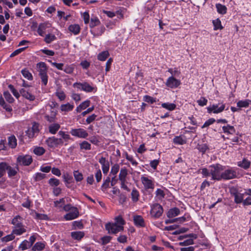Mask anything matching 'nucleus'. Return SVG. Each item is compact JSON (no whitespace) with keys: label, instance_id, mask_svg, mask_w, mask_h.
Segmentation results:
<instances>
[{"label":"nucleus","instance_id":"b1692460","mask_svg":"<svg viewBox=\"0 0 251 251\" xmlns=\"http://www.w3.org/2000/svg\"><path fill=\"white\" fill-rule=\"evenodd\" d=\"M90 104V101L89 100H86L83 102H82L79 106H78L76 108V111L77 112H80L82 110L85 109L88 107Z\"/></svg>","mask_w":251,"mask_h":251},{"label":"nucleus","instance_id":"393cba45","mask_svg":"<svg viewBox=\"0 0 251 251\" xmlns=\"http://www.w3.org/2000/svg\"><path fill=\"white\" fill-rule=\"evenodd\" d=\"M222 129L224 132L226 133L233 134L235 132V129L234 126L230 125L223 126Z\"/></svg>","mask_w":251,"mask_h":251},{"label":"nucleus","instance_id":"4c0bfd02","mask_svg":"<svg viewBox=\"0 0 251 251\" xmlns=\"http://www.w3.org/2000/svg\"><path fill=\"white\" fill-rule=\"evenodd\" d=\"M161 106L162 107L167 109L168 110H169L170 111L174 110L176 107V105L174 103H163L161 104Z\"/></svg>","mask_w":251,"mask_h":251},{"label":"nucleus","instance_id":"de8ad7c7","mask_svg":"<svg viewBox=\"0 0 251 251\" xmlns=\"http://www.w3.org/2000/svg\"><path fill=\"white\" fill-rule=\"evenodd\" d=\"M74 176L76 181H80L83 178V175L82 173H80L78 171H75L74 172Z\"/></svg>","mask_w":251,"mask_h":251},{"label":"nucleus","instance_id":"f3484780","mask_svg":"<svg viewBox=\"0 0 251 251\" xmlns=\"http://www.w3.org/2000/svg\"><path fill=\"white\" fill-rule=\"evenodd\" d=\"M133 221L135 226L138 227L145 226L144 220L141 216L136 215L134 217Z\"/></svg>","mask_w":251,"mask_h":251},{"label":"nucleus","instance_id":"9b49d317","mask_svg":"<svg viewBox=\"0 0 251 251\" xmlns=\"http://www.w3.org/2000/svg\"><path fill=\"white\" fill-rule=\"evenodd\" d=\"M17 162L20 165L28 166L32 162V158L30 155H21L17 158Z\"/></svg>","mask_w":251,"mask_h":251},{"label":"nucleus","instance_id":"cd10ccee","mask_svg":"<svg viewBox=\"0 0 251 251\" xmlns=\"http://www.w3.org/2000/svg\"><path fill=\"white\" fill-rule=\"evenodd\" d=\"M68 29L75 35L77 34L80 31V27L78 25L76 24L70 25L69 26Z\"/></svg>","mask_w":251,"mask_h":251},{"label":"nucleus","instance_id":"5fc2aeb1","mask_svg":"<svg viewBox=\"0 0 251 251\" xmlns=\"http://www.w3.org/2000/svg\"><path fill=\"white\" fill-rule=\"evenodd\" d=\"M7 170L8 171V175L9 177L15 176L17 173V170L9 165H8Z\"/></svg>","mask_w":251,"mask_h":251},{"label":"nucleus","instance_id":"a878e982","mask_svg":"<svg viewBox=\"0 0 251 251\" xmlns=\"http://www.w3.org/2000/svg\"><path fill=\"white\" fill-rule=\"evenodd\" d=\"M74 106L73 104H71L69 103H67L65 104H62L60 106V110L62 111L68 112L72 111L74 108Z\"/></svg>","mask_w":251,"mask_h":251},{"label":"nucleus","instance_id":"13d9d810","mask_svg":"<svg viewBox=\"0 0 251 251\" xmlns=\"http://www.w3.org/2000/svg\"><path fill=\"white\" fill-rule=\"evenodd\" d=\"M65 201L64 198H62L59 201H54V206L59 208L62 207L65 204Z\"/></svg>","mask_w":251,"mask_h":251},{"label":"nucleus","instance_id":"6ab92c4d","mask_svg":"<svg viewBox=\"0 0 251 251\" xmlns=\"http://www.w3.org/2000/svg\"><path fill=\"white\" fill-rule=\"evenodd\" d=\"M50 27V24L49 23L40 24L37 29V32L40 36H43L46 32V29Z\"/></svg>","mask_w":251,"mask_h":251},{"label":"nucleus","instance_id":"58836bf2","mask_svg":"<svg viewBox=\"0 0 251 251\" xmlns=\"http://www.w3.org/2000/svg\"><path fill=\"white\" fill-rule=\"evenodd\" d=\"M31 247V244H29V242L25 240L19 246V249L22 251H25Z\"/></svg>","mask_w":251,"mask_h":251},{"label":"nucleus","instance_id":"49530a36","mask_svg":"<svg viewBox=\"0 0 251 251\" xmlns=\"http://www.w3.org/2000/svg\"><path fill=\"white\" fill-rule=\"evenodd\" d=\"M55 39L56 37L54 35L48 34L46 36L44 41L46 43L49 44L53 41L55 40Z\"/></svg>","mask_w":251,"mask_h":251},{"label":"nucleus","instance_id":"774afa93","mask_svg":"<svg viewBox=\"0 0 251 251\" xmlns=\"http://www.w3.org/2000/svg\"><path fill=\"white\" fill-rule=\"evenodd\" d=\"M112 237L110 236H105L101 238L102 245H105L110 242Z\"/></svg>","mask_w":251,"mask_h":251},{"label":"nucleus","instance_id":"f257e3e1","mask_svg":"<svg viewBox=\"0 0 251 251\" xmlns=\"http://www.w3.org/2000/svg\"><path fill=\"white\" fill-rule=\"evenodd\" d=\"M201 170V173L204 177L211 176V180H220L222 179V172L224 168L221 165H213L209 166L208 169L203 168Z\"/></svg>","mask_w":251,"mask_h":251},{"label":"nucleus","instance_id":"7c9ffc66","mask_svg":"<svg viewBox=\"0 0 251 251\" xmlns=\"http://www.w3.org/2000/svg\"><path fill=\"white\" fill-rule=\"evenodd\" d=\"M238 165L239 166L245 169H247L250 167L251 162L248 160L244 159L242 161L239 162L238 163Z\"/></svg>","mask_w":251,"mask_h":251},{"label":"nucleus","instance_id":"f704fd0d","mask_svg":"<svg viewBox=\"0 0 251 251\" xmlns=\"http://www.w3.org/2000/svg\"><path fill=\"white\" fill-rule=\"evenodd\" d=\"M8 145L11 148H15L17 146V140L14 136L8 138Z\"/></svg>","mask_w":251,"mask_h":251},{"label":"nucleus","instance_id":"aec40b11","mask_svg":"<svg viewBox=\"0 0 251 251\" xmlns=\"http://www.w3.org/2000/svg\"><path fill=\"white\" fill-rule=\"evenodd\" d=\"M22 221V218L19 215H18L12 219L11 224L14 226V228L23 226H24Z\"/></svg>","mask_w":251,"mask_h":251},{"label":"nucleus","instance_id":"ddd939ff","mask_svg":"<svg viewBox=\"0 0 251 251\" xmlns=\"http://www.w3.org/2000/svg\"><path fill=\"white\" fill-rule=\"evenodd\" d=\"M236 172L232 170H227L222 173V179H230L235 177Z\"/></svg>","mask_w":251,"mask_h":251},{"label":"nucleus","instance_id":"338daca9","mask_svg":"<svg viewBox=\"0 0 251 251\" xmlns=\"http://www.w3.org/2000/svg\"><path fill=\"white\" fill-rule=\"evenodd\" d=\"M15 238V236L12 233V234L7 235L6 236L1 238V241L2 242H8L13 240Z\"/></svg>","mask_w":251,"mask_h":251},{"label":"nucleus","instance_id":"37998d69","mask_svg":"<svg viewBox=\"0 0 251 251\" xmlns=\"http://www.w3.org/2000/svg\"><path fill=\"white\" fill-rule=\"evenodd\" d=\"M91 144L86 141H84L80 144L81 150H91Z\"/></svg>","mask_w":251,"mask_h":251},{"label":"nucleus","instance_id":"0e129e2a","mask_svg":"<svg viewBox=\"0 0 251 251\" xmlns=\"http://www.w3.org/2000/svg\"><path fill=\"white\" fill-rule=\"evenodd\" d=\"M46 176V175L41 173H37L35 174L34 179L35 181H38L44 179Z\"/></svg>","mask_w":251,"mask_h":251},{"label":"nucleus","instance_id":"4d7b16f0","mask_svg":"<svg viewBox=\"0 0 251 251\" xmlns=\"http://www.w3.org/2000/svg\"><path fill=\"white\" fill-rule=\"evenodd\" d=\"M49 184L51 186H57L60 184L59 180L55 178H51L49 180Z\"/></svg>","mask_w":251,"mask_h":251},{"label":"nucleus","instance_id":"7ed1b4c3","mask_svg":"<svg viewBox=\"0 0 251 251\" xmlns=\"http://www.w3.org/2000/svg\"><path fill=\"white\" fill-rule=\"evenodd\" d=\"M105 229L109 234H117L119 232L124 230V226L117 225L113 223H108L105 225Z\"/></svg>","mask_w":251,"mask_h":251},{"label":"nucleus","instance_id":"603ef678","mask_svg":"<svg viewBox=\"0 0 251 251\" xmlns=\"http://www.w3.org/2000/svg\"><path fill=\"white\" fill-rule=\"evenodd\" d=\"M3 96L4 97L5 99H6V100L9 103H12L14 101V100L9 92H8V91L4 92L3 93Z\"/></svg>","mask_w":251,"mask_h":251},{"label":"nucleus","instance_id":"2eb2a0df","mask_svg":"<svg viewBox=\"0 0 251 251\" xmlns=\"http://www.w3.org/2000/svg\"><path fill=\"white\" fill-rule=\"evenodd\" d=\"M79 215V212L77 208H73V210L64 216L66 220H72L76 218Z\"/></svg>","mask_w":251,"mask_h":251},{"label":"nucleus","instance_id":"864d4df0","mask_svg":"<svg viewBox=\"0 0 251 251\" xmlns=\"http://www.w3.org/2000/svg\"><path fill=\"white\" fill-rule=\"evenodd\" d=\"M120 169L119 165L118 164H114L111 168L110 175L112 174L114 176H116Z\"/></svg>","mask_w":251,"mask_h":251},{"label":"nucleus","instance_id":"79ce46f5","mask_svg":"<svg viewBox=\"0 0 251 251\" xmlns=\"http://www.w3.org/2000/svg\"><path fill=\"white\" fill-rule=\"evenodd\" d=\"M197 148L200 152H202V153H204L209 149L206 144H198Z\"/></svg>","mask_w":251,"mask_h":251},{"label":"nucleus","instance_id":"c756f323","mask_svg":"<svg viewBox=\"0 0 251 251\" xmlns=\"http://www.w3.org/2000/svg\"><path fill=\"white\" fill-rule=\"evenodd\" d=\"M26 231V229L23 226L18 227L15 228L12 230V233L13 234H16L17 235H20L25 232Z\"/></svg>","mask_w":251,"mask_h":251},{"label":"nucleus","instance_id":"a18cd8bd","mask_svg":"<svg viewBox=\"0 0 251 251\" xmlns=\"http://www.w3.org/2000/svg\"><path fill=\"white\" fill-rule=\"evenodd\" d=\"M105 27L103 26H100V28H98V31L97 32L91 30V33L94 35V36H99L101 35L104 31Z\"/></svg>","mask_w":251,"mask_h":251},{"label":"nucleus","instance_id":"6e6552de","mask_svg":"<svg viewBox=\"0 0 251 251\" xmlns=\"http://www.w3.org/2000/svg\"><path fill=\"white\" fill-rule=\"evenodd\" d=\"M70 133L74 136L81 138H86L88 136V132L83 128L72 129Z\"/></svg>","mask_w":251,"mask_h":251},{"label":"nucleus","instance_id":"3c124183","mask_svg":"<svg viewBox=\"0 0 251 251\" xmlns=\"http://www.w3.org/2000/svg\"><path fill=\"white\" fill-rule=\"evenodd\" d=\"M33 152L36 155H42L45 153V150L43 147H36L34 149Z\"/></svg>","mask_w":251,"mask_h":251},{"label":"nucleus","instance_id":"bb28decb","mask_svg":"<svg viewBox=\"0 0 251 251\" xmlns=\"http://www.w3.org/2000/svg\"><path fill=\"white\" fill-rule=\"evenodd\" d=\"M127 175V170L126 168H122L119 175V179L120 180H126V177Z\"/></svg>","mask_w":251,"mask_h":251},{"label":"nucleus","instance_id":"c9c22d12","mask_svg":"<svg viewBox=\"0 0 251 251\" xmlns=\"http://www.w3.org/2000/svg\"><path fill=\"white\" fill-rule=\"evenodd\" d=\"M45 247V245L41 242H37L32 248L33 251H40Z\"/></svg>","mask_w":251,"mask_h":251},{"label":"nucleus","instance_id":"bf43d9fd","mask_svg":"<svg viewBox=\"0 0 251 251\" xmlns=\"http://www.w3.org/2000/svg\"><path fill=\"white\" fill-rule=\"evenodd\" d=\"M8 88H9V89L10 90V91H11V92L12 93V94H13V95L17 99H18L20 96V94L19 93V92L15 89V88L14 87V86L12 85V84H10L8 85Z\"/></svg>","mask_w":251,"mask_h":251},{"label":"nucleus","instance_id":"4468645a","mask_svg":"<svg viewBox=\"0 0 251 251\" xmlns=\"http://www.w3.org/2000/svg\"><path fill=\"white\" fill-rule=\"evenodd\" d=\"M99 162L102 166L103 174H106L109 169V163L108 161L106 160L105 158L101 157L99 159Z\"/></svg>","mask_w":251,"mask_h":251},{"label":"nucleus","instance_id":"9d476101","mask_svg":"<svg viewBox=\"0 0 251 251\" xmlns=\"http://www.w3.org/2000/svg\"><path fill=\"white\" fill-rule=\"evenodd\" d=\"M220 106L218 104H213L211 106L207 107V111L209 113L213 112L215 114H218L224 111L225 108V104L223 103L219 104Z\"/></svg>","mask_w":251,"mask_h":251},{"label":"nucleus","instance_id":"6e6d98bb","mask_svg":"<svg viewBox=\"0 0 251 251\" xmlns=\"http://www.w3.org/2000/svg\"><path fill=\"white\" fill-rule=\"evenodd\" d=\"M113 223L116 224L117 225H122L123 226L126 222L122 216H119L115 218V222Z\"/></svg>","mask_w":251,"mask_h":251},{"label":"nucleus","instance_id":"a19ab883","mask_svg":"<svg viewBox=\"0 0 251 251\" xmlns=\"http://www.w3.org/2000/svg\"><path fill=\"white\" fill-rule=\"evenodd\" d=\"M131 198L133 201H137L139 200V192L135 188H134L131 192Z\"/></svg>","mask_w":251,"mask_h":251},{"label":"nucleus","instance_id":"4be33fe9","mask_svg":"<svg viewBox=\"0 0 251 251\" xmlns=\"http://www.w3.org/2000/svg\"><path fill=\"white\" fill-rule=\"evenodd\" d=\"M60 127L59 124L54 123L51 124L49 126V131L50 133L52 134H55Z\"/></svg>","mask_w":251,"mask_h":251},{"label":"nucleus","instance_id":"2f4dec72","mask_svg":"<svg viewBox=\"0 0 251 251\" xmlns=\"http://www.w3.org/2000/svg\"><path fill=\"white\" fill-rule=\"evenodd\" d=\"M168 72L171 74V76L175 77V76H179L181 74L180 71L177 68H169Z\"/></svg>","mask_w":251,"mask_h":251},{"label":"nucleus","instance_id":"f8f14e48","mask_svg":"<svg viewBox=\"0 0 251 251\" xmlns=\"http://www.w3.org/2000/svg\"><path fill=\"white\" fill-rule=\"evenodd\" d=\"M141 180L146 190L149 189H153L154 188V185L152 180L149 179L148 177L142 176L141 177Z\"/></svg>","mask_w":251,"mask_h":251},{"label":"nucleus","instance_id":"c85d7f7f","mask_svg":"<svg viewBox=\"0 0 251 251\" xmlns=\"http://www.w3.org/2000/svg\"><path fill=\"white\" fill-rule=\"evenodd\" d=\"M217 12L221 14H225L226 13L227 8L226 6L220 3L216 4Z\"/></svg>","mask_w":251,"mask_h":251},{"label":"nucleus","instance_id":"412c9836","mask_svg":"<svg viewBox=\"0 0 251 251\" xmlns=\"http://www.w3.org/2000/svg\"><path fill=\"white\" fill-rule=\"evenodd\" d=\"M180 210L178 208L175 207L169 210L167 215L169 218H173L179 215Z\"/></svg>","mask_w":251,"mask_h":251},{"label":"nucleus","instance_id":"473e14b6","mask_svg":"<svg viewBox=\"0 0 251 251\" xmlns=\"http://www.w3.org/2000/svg\"><path fill=\"white\" fill-rule=\"evenodd\" d=\"M56 112L52 111L50 116L48 115H45V119L50 123L54 122L56 119Z\"/></svg>","mask_w":251,"mask_h":251},{"label":"nucleus","instance_id":"f03ea898","mask_svg":"<svg viewBox=\"0 0 251 251\" xmlns=\"http://www.w3.org/2000/svg\"><path fill=\"white\" fill-rule=\"evenodd\" d=\"M37 67L39 72V75L42 80V82L45 86L47 84L48 76L47 75V67L45 63L40 62L37 64Z\"/></svg>","mask_w":251,"mask_h":251},{"label":"nucleus","instance_id":"20e7f679","mask_svg":"<svg viewBox=\"0 0 251 251\" xmlns=\"http://www.w3.org/2000/svg\"><path fill=\"white\" fill-rule=\"evenodd\" d=\"M73 86L75 88L87 93L92 92L95 89L94 87L86 82H83L82 83L75 82L74 83Z\"/></svg>","mask_w":251,"mask_h":251},{"label":"nucleus","instance_id":"e2e57ef3","mask_svg":"<svg viewBox=\"0 0 251 251\" xmlns=\"http://www.w3.org/2000/svg\"><path fill=\"white\" fill-rule=\"evenodd\" d=\"M174 142L176 144L183 145L185 143V141L182 137L179 136L176 137L174 139Z\"/></svg>","mask_w":251,"mask_h":251},{"label":"nucleus","instance_id":"c03bdc74","mask_svg":"<svg viewBox=\"0 0 251 251\" xmlns=\"http://www.w3.org/2000/svg\"><path fill=\"white\" fill-rule=\"evenodd\" d=\"M213 24L214 26V30L222 29L223 28L221 25V21L219 19L213 20Z\"/></svg>","mask_w":251,"mask_h":251},{"label":"nucleus","instance_id":"1a4fd4ad","mask_svg":"<svg viewBox=\"0 0 251 251\" xmlns=\"http://www.w3.org/2000/svg\"><path fill=\"white\" fill-rule=\"evenodd\" d=\"M39 132V124L36 122H33L31 128H29L26 131V135L29 138L34 137L35 134Z\"/></svg>","mask_w":251,"mask_h":251},{"label":"nucleus","instance_id":"680f3d73","mask_svg":"<svg viewBox=\"0 0 251 251\" xmlns=\"http://www.w3.org/2000/svg\"><path fill=\"white\" fill-rule=\"evenodd\" d=\"M194 244V243L193 239H189L185 240L183 242H179V245L181 246H188V245H193Z\"/></svg>","mask_w":251,"mask_h":251},{"label":"nucleus","instance_id":"69168bd1","mask_svg":"<svg viewBox=\"0 0 251 251\" xmlns=\"http://www.w3.org/2000/svg\"><path fill=\"white\" fill-rule=\"evenodd\" d=\"M58 135L61 137V139H64L65 141H68L70 139V136L69 134H66L64 131H59Z\"/></svg>","mask_w":251,"mask_h":251},{"label":"nucleus","instance_id":"8fccbe9b","mask_svg":"<svg viewBox=\"0 0 251 251\" xmlns=\"http://www.w3.org/2000/svg\"><path fill=\"white\" fill-rule=\"evenodd\" d=\"M100 23V22L98 18L94 17L91 19V21L90 23V27L92 28L95 27V26L98 25Z\"/></svg>","mask_w":251,"mask_h":251},{"label":"nucleus","instance_id":"a211bd4d","mask_svg":"<svg viewBox=\"0 0 251 251\" xmlns=\"http://www.w3.org/2000/svg\"><path fill=\"white\" fill-rule=\"evenodd\" d=\"M234 197V201L236 203H240L244 201L245 194L239 193L237 191L232 193Z\"/></svg>","mask_w":251,"mask_h":251},{"label":"nucleus","instance_id":"dca6fc26","mask_svg":"<svg viewBox=\"0 0 251 251\" xmlns=\"http://www.w3.org/2000/svg\"><path fill=\"white\" fill-rule=\"evenodd\" d=\"M20 93L23 97L30 101H33L35 99V97L33 95L25 89H21Z\"/></svg>","mask_w":251,"mask_h":251},{"label":"nucleus","instance_id":"0eeeda50","mask_svg":"<svg viewBox=\"0 0 251 251\" xmlns=\"http://www.w3.org/2000/svg\"><path fill=\"white\" fill-rule=\"evenodd\" d=\"M163 212V209L162 206L158 203H155L151 207V214L153 217L157 218L162 215Z\"/></svg>","mask_w":251,"mask_h":251},{"label":"nucleus","instance_id":"ea45409f","mask_svg":"<svg viewBox=\"0 0 251 251\" xmlns=\"http://www.w3.org/2000/svg\"><path fill=\"white\" fill-rule=\"evenodd\" d=\"M250 101H251L249 100H239L237 102V105L238 107L240 108L247 107L249 106Z\"/></svg>","mask_w":251,"mask_h":251},{"label":"nucleus","instance_id":"39448f33","mask_svg":"<svg viewBox=\"0 0 251 251\" xmlns=\"http://www.w3.org/2000/svg\"><path fill=\"white\" fill-rule=\"evenodd\" d=\"M46 143L49 147L55 148L59 145H62L63 141L61 138H57L53 136L48 138L46 140Z\"/></svg>","mask_w":251,"mask_h":251},{"label":"nucleus","instance_id":"5701e85b","mask_svg":"<svg viewBox=\"0 0 251 251\" xmlns=\"http://www.w3.org/2000/svg\"><path fill=\"white\" fill-rule=\"evenodd\" d=\"M84 233L82 231H79L71 232V236L75 240H80L84 237Z\"/></svg>","mask_w":251,"mask_h":251},{"label":"nucleus","instance_id":"72a5a7b5","mask_svg":"<svg viewBox=\"0 0 251 251\" xmlns=\"http://www.w3.org/2000/svg\"><path fill=\"white\" fill-rule=\"evenodd\" d=\"M8 164L5 162L0 163V178L5 173L7 170Z\"/></svg>","mask_w":251,"mask_h":251},{"label":"nucleus","instance_id":"052dcab7","mask_svg":"<svg viewBox=\"0 0 251 251\" xmlns=\"http://www.w3.org/2000/svg\"><path fill=\"white\" fill-rule=\"evenodd\" d=\"M156 196L159 199L164 198L165 194L163 190L161 189H157L155 192Z\"/></svg>","mask_w":251,"mask_h":251},{"label":"nucleus","instance_id":"09e8293b","mask_svg":"<svg viewBox=\"0 0 251 251\" xmlns=\"http://www.w3.org/2000/svg\"><path fill=\"white\" fill-rule=\"evenodd\" d=\"M23 75L28 80H32L33 79L31 74L27 70L24 69L22 71Z\"/></svg>","mask_w":251,"mask_h":251},{"label":"nucleus","instance_id":"e433bc0d","mask_svg":"<svg viewBox=\"0 0 251 251\" xmlns=\"http://www.w3.org/2000/svg\"><path fill=\"white\" fill-rule=\"evenodd\" d=\"M109 55L108 51H103L98 55V59L100 61H104Z\"/></svg>","mask_w":251,"mask_h":251},{"label":"nucleus","instance_id":"423d86ee","mask_svg":"<svg viewBox=\"0 0 251 251\" xmlns=\"http://www.w3.org/2000/svg\"><path fill=\"white\" fill-rule=\"evenodd\" d=\"M180 84V80L173 76L169 77L165 83L166 86L171 89L177 88Z\"/></svg>","mask_w":251,"mask_h":251}]
</instances>
